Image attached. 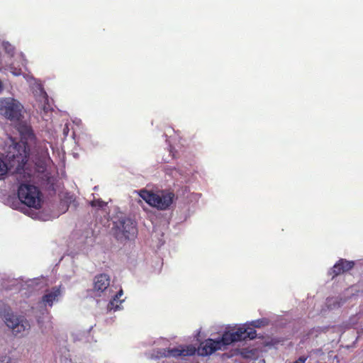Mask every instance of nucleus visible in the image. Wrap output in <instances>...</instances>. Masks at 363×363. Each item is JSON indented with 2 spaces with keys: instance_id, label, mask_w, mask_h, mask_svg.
Wrapping results in <instances>:
<instances>
[{
  "instance_id": "f257e3e1",
  "label": "nucleus",
  "mask_w": 363,
  "mask_h": 363,
  "mask_svg": "<svg viewBox=\"0 0 363 363\" xmlns=\"http://www.w3.org/2000/svg\"><path fill=\"white\" fill-rule=\"evenodd\" d=\"M18 130L20 134V141H12L6 157L11 166H16L17 172L15 177L19 184L18 199L29 207L39 208L41 206V193L37 186L28 183L30 180L31 175L23 169L31 148L35 145L36 137L31 126L26 123L19 124Z\"/></svg>"
},
{
  "instance_id": "f03ea898",
  "label": "nucleus",
  "mask_w": 363,
  "mask_h": 363,
  "mask_svg": "<svg viewBox=\"0 0 363 363\" xmlns=\"http://www.w3.org/2000/svg\"><path fill=\"white\" fill-rule=\"evenodd\" d=\"M256 337L255 330L246 325L225 332L222 337L217 340L208 339L201 344L199 352L202 356L210 355L215 351L222 350L226 345L234 342L245 340L247 338L252 340Z\"/></svg>"
},
{
  "instance_id": "7ed1b4c3",
  "label": "nucleus",
  "mask_w": 363,
  "mask_h": 363,
  "mask_svg": "<svg viewBox=\"0 0 363 363\" xmlns=\"http://www.w3.org/2000/svg\"><path fill=\"white\" fill-rule=\"evenodd\" d=\"M138 194L148 205L160 211L169 209L175 198L174 193L169 190L153 192L144 189Z\"/></svg>"
},
{
  "instance_id": "20e7f679",
  "label": "nucleus",
  "mask_w": 363,
  "mask_h": 363,
  "mask_svg": "<svg viewBox=\"0 0 363 363\" xmlns=\"http://www.w3.org/2000/svg\"><path fill=\"white\" fill-rule=\"evenodd\" d=\"M113 233L115 238L121 242L133 239L138 233L136 223L127 217L120 218L113 223Z\"/></svg>"
},
{
  "instance_id": "39448f33",
  "label": "nucleus",
  "mask_w": 363,
  "mask_h": 363,
  "mask_svg": "<svg viewBox=\"0 0 363 363\" xmlns=\"http://www.w3.org/2000/svg\"><path fill=\"white\" fill-rule=\"evenodd\" d=\"M23 106L16 99L8 97L0 99V114L11 121L23 118Z\"/></svg>"
},
{
  "instance_id": "423d86ee",
  "label": "nucleus",
  "mask_w": 363,
  "mask_h": 363,
  "mask_svg": "<svg viewBox=\"0 0 363 363\" xmlns=\"http://www.w3.org/2000/svg\"><path fill=\"white\" fill-rule=\"evenodd\" d=\"M195 352L196 347L192 345H179L174 348L162 350L158 357L179 358L192 356Z\"/></svg>"
},
{
  "instance_id": "0eeeda50",
  "label": "nucleus",
  "mask_w": 363,
  "mask_h": 363,
  "mask_svg": "<svg viewBox=\"0 0 363 363\" xmlns=\"http://www.w3.org/2000/svg\"><path fill=\"white\" fill-rule=\"evenodd\" d=\"M354 262L348 261L345 259H340L328 272L332 278H335L342 274L350 271L354 267Z\"/></svg>"
},
{
  "instance_id": "6e6552de",
  "label": "nucleus",
  "mask_w": 363,
  "mask_h": 363,
  "mask_svg": "<svg viewBox=\"0 0 363 363\" xmlns=\"http://www.w3.org/2000/svg\"><path fill=\"white\" fill-rule=\"evenodd\" d=\"M5 323L15 335L21 334L30 328L27 319H6Z\"/></svg>"
},
{
  "instance_id": "1a4fd4ad",
  "label": "nucleus",
  "mask_w": 363,
  "mask_h": 363,
  "mask_svg": "<svg viewBox=\"0 0 363 363\" xmlns=\"http://www.w3.org/2000/svg\"><path fill=\"white\" fill-rule=\"evenodd\" d=\"M62 296L61 286H54L45 291L42 296L41 302L44 306H52L55 301H58Z\"/></svg>"
},
{
  "instance_id": "9d476101",
  "label": "nucleus",
  "mask_w": 363,
  "mask_h": 363,
  "mask_svg": "<svg viewBox=\"0 0 363 363\" xmlns=\"http://www.w3.org/2000/svg\"><path fill=\"white\" fill-rule=\"evenodd\" d=\"M110 285V277L106 274H100L95 277L94 281V290L101 293Z\"/></svg>"
},
{
  "instance_id": "9b49d317",
  "label": "nucleus",
  "mask_w": 363,
  "mask_h": 363,
  "mask_svg": "<svg viewBox=\"0 0 363 363\" xmlns=\"http://www.w3.org/2000/svg\"><path fill=\"white\" fill-rule=\"evenodd\" d=\"M123 295V289H121L114 296V297L110 301L109 303L108 304L107 309L110 311H116L121 309L120 305L124 301L123 299L121 298Z\"/></svg>"
},
{
  "instance_id": "f8f14e48",
  "label": "nucleus",
  "mask_w": 363,
  "mask_h": 363,
  "mask_svg": "<svg viewBox=\"0 0 363 363\" xmlns=\"http://www.w3.org/2000/svg\"><path fill=\"white\" fill-rule=\"evenodd\" d=\"M342 303V298L339 297H329L325 301V306L328 310L338 308Z\"/></svg>"
},
{
  "instance_id": "ddd939ff",
  "label": "nucleus",
  "mask_w": 363,
  "mask_h": 363,
  "mask_svg": "<svg viewBox=\"0 0 363 363\" xmlns=\"http://www.w3.org/2000/svg\"><path fill=\"white\" fill-rule=\"evenodd\" d=\"M0 317L13 318V313L9 306L4 303H0Z\"/></svg>"
},
{
  "instance_id": "4468645a",
  "label": "nucleus",
  "mask_w": 363,
  "mask_h": 363,
  "mask_svg": "<svg viewBox=\"0 0 363 363\" xmlns=\"http://www.w3.org/2000/svg\"><path fill=\"white\" fill-rule=\"evenodd\" d=\"M106 203L101 200V199H94L92 201H91L90 205L92 207H97V208H103L106 206Z\"/></svg>"
},
{
  "instance_id": "2eb2a0df",
  "label": "nucleus",
  "mask_w": 363,
  "mask_h": 363,
  "mask_svg": "<svg viewBox=\"0 0 363 363\" xmlns=\"http://www.w3.org/2000/svg\"><path fill=\"white\" fill-rule=\"evenodd\" d=\"M11 360L10 357L0 354V363H11Z\"/></svg>"
},
{
  "instance_id": "dca6fc26",
  "label": "nucleus",
  "mask_w": 363,
  "mask_h": 363,
  "mask_svg": "<svg viewBox=\"0 0 363 363\" xmlns=\"http://www.w3.org/2000/svg\"><path fill=\"white\" fill-rule=\"evenodd\" d=\"M266 319H258L255 321H253V325L255 327H260L262 325H264L265 323V322H264L263 320H265Z\"/></svg>"
},
{
  "instance_id": "f3484780",
  "label": "nucleus",
  "mask_w": 363,
  "mask_h": 363,
  "mask_svg": "<svg viewBox=\"0 0 363 363\" xmlns=\"http://www.w3.org/2000/svg\"><path fill=\"white\" fill-rule=\"evenodd\" d=\"M306 359H307L306 357H301L296 361H295L294 363H305Z\"/></svg>"
},
{
  "instance_id": "a211bd4d",
  "label": "nucleus",
  "mask_w": 363,
  "mask_h": 363,
  "mask_svg": "<svg viewBox=\"0 0 363 363\" xmlns=\"http://www.w3.org/2000/svg\"><path fill=\"white\" fill-rule=\"evenodd\" d=\"M242 355L245 357H250V354H253L254 352L252 350H250V351H247V352H242Z\"/></svg>"
},
{
  "instance_id": "6ab92c4d",
  "label": "nucleus",
  "mask_w": 363,
  "mask_h": 363,
  "mask_svg": "<svg viewBox=\"0 0 363 363\" xmlns=\"http://www.w3.org/2000/svg\"><path fill=\"white\" fill-rule=\"evenodd\" d=\"M43 156V157H45V156H48V149L47 147H45V150L43 151V152L42 153Z\"/></svg>"
},
{
  "instance_id": "aec40b11",
  "label": "nucleus",
  "mask_w": 363,
  "mask_h": 363,
  "mask_svg": "<svg viewBox=\"0 0 363 363\" xmlns=\"http://www.w3.org/2000/svg\"><path fill=\"white\" fill-rule=\"evenodd\" d=\"M2 90V84H1V82H0V92Z\"/></svg>"
}]
</instances>
